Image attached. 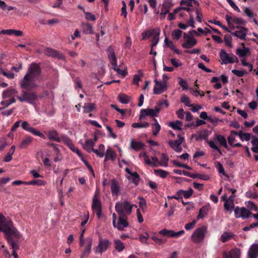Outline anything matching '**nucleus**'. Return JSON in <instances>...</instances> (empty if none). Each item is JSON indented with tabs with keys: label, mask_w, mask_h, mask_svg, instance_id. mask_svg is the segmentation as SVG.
<instances>
[{
	"label": "nucleus",
	"mask_w": 258,
	"mask_h": 258,
	"mask_svg": "<svg viewBox=\"0 0 258 258\" xmlns=\"http://www.w3.org/2000/svg\"><path fill=\"white\" fill-rule=\"evenodd\" d=\"M184 233V231L182 230L176 232L172 230H168L167 229H163L159 231V234L163 235L164 236L169 237L178 238L181 235Z\"/></svg>",
	"instance_id": "nucleus-15"
},
{
	"label": "nucleus",
	"mask_w": 258,
	"mask_h": 258,
	"mask_svg": "<svg viewBox=\"0 0 258 258\" xmlns=\"http://www.w3.org/2000/svg\"><path fill=\"white\" fill-rule=\"evenodd\" d=\"M21 126L23 130L31 133L33 135L38 136L44 139H45V136L42 133L37 130L35 128L31 126L26 121H24L22 122Z\"/></svg>",
	"instance_id": "nucleus-11"
},
{
	"label": "nucleus",
	"mask_w": 258,
	"mask_h": 258,
	"mask_svg": "<svg viewBox=\"0 0 258 258\" xmlns=\"http://www.w3.org/2000/svg\"><path fill=\"white\" fill-rule=\"evenodd\" d=\"M138 73L140 74L135 75L133 79V84L139 85V82L141 81V77L143 76V73L141 70H139Z\"/></svg>",
	"instance_id": "nucleus-47"
},
{
	"label": "nucleus",
	"mask_w": 258,
	"mask_h": 258,
	"mask_svg": "<svg viewBox=\"0 0 258 258\" xmlns=\"http://www.w3.org/2000/svg\"><path fill=\"white\" fill-rule=\"evenodd\" d=\"M153 120L154 121V123L152 124V130H153V134L154 136H156L161 130V126L158 122L156 118H153Z\"/></svg>",
	"instance_id": "nucleus-33"
},
{
	"label": "nucleus",
	"mask_w": 258,
	"mask_h": 258,
	"mask_svg": "<svg viewBox=\"0 0 258 258\" xmlns=\"http://www.w3.org/2000/svg\"><path fill=\"white\" fill-rule=\"evenodd\" d=\"M118 100L123 104H126L130 102V97L125 94H120L118 96Z\"/></svg>",
	"instance_id": "nucleus-42"
},
{
	"label": "nucleus",
	"mask_w": 258,
	"mask_h": 258,
	"mask_svg": "<svg viewBox=\"0 0 258 258\" xmlns=\"http://www.w3.org/2000/svg\"><path fill=\"white\" fill-rule=\"evenodd\" d=\"M83 12L85 14V18L87 20L92 21H94L96 20V17L95 15L89 12H85V9H83Z\"/></svg>",
	"instance_id": "nucleus-51"
},
{
	"label": "nucleus",
	"mask_w": 258,
	"mask_h": 258,
	"mask_svg": "<svg viewBox=\"0 0 258 258\" xmlns=\"http://www.w3.org/2000/svg\"><path fill=\"white\" fill-rule=\"evenodd\" d=\"M115 157V154L114 151L111 149L108 148L106 151L105 161L108 159H113Z\"/></svg>",
	"instance_id": "nucleus-43"
},
{
	"label": "nucleus",
	"mask_w": 258,
	"mask_h": 258,
	"mask_svg": "<svg viewBox=\"0 0 258 258\" xmlns=\"http://www.w3.org/2000/svg\"><path fill=\"white\" fill-rule=\"evenodd\" d=\"M95 108V104L94 103H86L85 104L84 106V111L85 113L92 112Z\"/></svg>",
	"instance_id": "nucleus-44"
},
{
	"label": "nucleus",
	"mask_w": 258,
	"mask_h": 258,
	"mask_svg": "<svg viewBox=\"0 0 258 258\" xmlns=\"http://www.w3.org/2000/svg\"><path fill=\"white\" fill-rule=\"evenodd\" d=\"M92 241L93 240L91 238H87L86 240V244L85 249L80 256V258H86L89 256L91 249Z\"/></svg>",
	"instance_id": "nucleus-17"
},
{
	"label": "nucleus",
	"mask_w": 258,
	"mask_h": 258,
	"mask_svg": "<svg viewBox=\"0 0 258 258\" xmlns=\"http://www.w3.org/2000/svg\"><path fill=\"white\" fill-rule=\"evenodd\" d=\"M139 199L140 200V202L139 203V207L141 208L144 209L146 207V201L145 199L142 197H139Z\"/></svg>",
	"instance_id": "nucleus-63"
},
{
	"label": "nucleus",
	"mask_w": 258,
	"mask_h": 258,
	"mask_svg": "<svg viewBox=\"0 0 258 258\" xmlns=\"http://www.w3.org/2000/svg\"><path fill=\"white\" fill-rule=\"evenodd\" d=\"M170 62L172 66L175 68H178L182 65V63L178 59L176 58L170 59Z\"/></svg>",
	"instance_id": "nucleus-59"
},
{
	"label": "nucleus",
	"mask_w": 258,
	"mask_h": 258,
	"mask_svg": "<svg viewBox=\"0 0 258 258\" xmlns=\"http://www.w3.org/2000/svg\"><path fill=\"white\" fill-rule=\"evenodd\" d=\"M182 31L179 29H175L172 33L174 39L178 40L182 36Z\"/></svg>",
	"instance_id": "nucleus-48"
},
{
	"label": "nucleus",
	"mask_w": 258,
	"mask_h": 258,
	"mask_svg": "<svg viewBox=\"0 0 258 258\" xmlns=\"http://www.w3.org/2000/svg\"><path fill=\"white\" fill-rule=\"evenodd\" d=\"M154 31H155L154 30H152L151 31L149 30V31H145V32L143 33H142L143 39L145 40L147 38H149L150 36H151L152 35H153Z\"/></svg>",
	"instance_id": "nucleus-57"
},
{
	"label": "nucleus",
	"mask_w": 258,
	"mask_h": 258,
	"mask_svg": "<svg viewBox=\"0 0 258 258\" xmlns=\"http://www.w3.org/2000/svg\"><path fill=\"white\" fill-rule=\"evenodd\" d=\"M149 125H150V124L146 121H144L142 123H139V122L133 123L132 124V126L134 128L147 127H149Z\"/></svg>",
	"instance_id": "nucleus-46"
},
{
	"label": "nucleus",
	"mask_w": 258,
	"mask_h": 258,
	"mask_svg": "<svg viewBox=\"0 0 258 258\" xmlns=\"http://www.w3.org/2000/svg\"><path fill=\"white\" fill-rule=\"evenodd\" d=\"M110 188L113 196L118 197L119 196L120 187L115 179L112 180Z\"/></svg>",
	"instance_id": "nucleus-21"
},
{
	"label": "nucleus",
	"mask_w": 258,
	"mask_h": 258,
	"mask_svg": "<svg viewBox=\"0 0 258 258\" xmlns=\"http://www.w3.org/2000/svg\"><path fill=\"white\" fill-rule=\"evenodd\" d=\"M134 206L131 205L128 201L118 202L115 204V209L118 215L126 214L127 216L131 214L133 207Z\"/></svg>",
	"instance_id": "nucleus-3"
},
{
	"label": "nucleus",
	"mask_w": 258,
	"mask_h": 258,
	"mask_svg": "<svg viewBox=\"0 0 258 258\" xmlns=\"http://www.w3.org/2000/svg\"><path fill=\"white\" fill-rule=\"evenodd\" d=\"M15 91L14 89H8L3 91V98H7L10 97L12 94V93Z\"/></svg>",
	"instance_id": "nucleus-61"
},
{
	"label": "nucleus",
	"mask_w": 258,
	"mask_h": 258,
	"mask_svg": "<svg viewBox=\"0 0 258 258\" xmlns=\"http://www.w3.org/2000/svg\"><path fill=\"white\" fill-rule=\"evenodd\" d=\"M207 232V227L206 226H202L197 228L191 235L192 241L196 243L203 242Z\"/></svg>",
	"instance_id": "nucleus-6"
},
{
	"label": "nucleus",
	"mask_w": 258,
	"mask_h": 258,
	"mask_svg": "<svg viewBox=\"0 0 258 258\" xmlns=\"http://www.w3.org/2000/svg\"><path fill=\"white\" fill-rule=\"evenodd\" d=\"M236 54L240 57H244L250 55V49L245 47H243V48H238L236 50Z\"/></svg>",
	"instance_id": "nucleus-27"
},
{
	"label": "nucleus",
	"mask_w": 258,
	"mask_h": 258,
	"mask_svg": "<svg viewBox=\"0 0 258 258\" xmlns=\"http://www.w3.org/2000/svg\"><path fill=\"white\" fill-rule=\"evenodd\" d=\"M144 146V145L142 142H136L135 141H132L131 142V147L135 151H139L141 150Z\"/></svg>",
	"instance_id": "nucleus-37"
},
{
	"label": "nucleus",
	"mask_w": 258,
	"mask_h": 258,
	"mask_svg": "<svg viewBox=\"0 0 258 258\" xmlns=\"http://www.w3.org/2000/svg\"><path fill=\"white\" fill-rule=\"evenodd\" d=\"M33 138L30 136H26L19 145L21 149H26L32 143Z\"/></svg>",
	"instance_id": "nucleus-29"
},
{
	"label": "nucleus",
	"mask_w": 258,
	"mask_h": 258,
	"mask_svg": "<svg viewBox=\"0 0 258 258\" xmlns=\"http://www.w3.org/2000/svg\"><path fill=\"white\" fill-rule=\"evenodd\" d=\"M92 209L95 212L97 217L100 218L102 213V204L101 201L96 197H93L92 204Z\"/></svg>",
	"instance_id": "nucleus-12"
},
{
	"label": "nucleus",
	"mask_w": 258,
	"mask_h": 258,
	"mask_svg": "<svg viewBox=\"0 0 258 258\" xmlns=\"http://www.w3.org/2000/svg\"><path fill=\"white\" fill-rule=\"evenodd\" d=\"M209 146L213 149H215L221 155L222 151L217 146L213 141H210L208 143Z\"/></svg>",
	"instance_id": "nucleus-56"
},
{
	"label": "nucleus",
	"mask_w": 258,
	"mask_h": 258,
	"mask_svg": "<svg viewBox=\"0 0 258 258\" xmlns=\"http://www.w3.org/2000/svg\"><path fill=\"white\" fill-rule=\"evenodd\" d=\"M248 258H257L258 244H252L247 252Z\"/></svg>",
	"instance_id": "nucleus-19"
},
{
	"label": "nucleus",
	"mask_w": 258,
	"mask_h": 258,
	"mask_svg": "<svg viewBox=\"0 0 258 258\" xmlns=\"http://www.w3.org/2000/svg\"><path fill=\"white\" fill-rule=\"evenodd\" d=\"M232 73L239 77H243L245 74H247V72L245 71H239L237 70H232Z\"/></svg>",
	"instance_id": "nucleus-58"
},
{
	"label": "nucleus",
	"mask_w": 258,
	"mask_h": 258,
	"mask_svg": "<svg viewBox=\"0 0 258 258\" xmlns=\"http://www.w3.org/2000/svg\"><path fill=\"white\" fill-rule=\"evenodd\" d=\"M95 142L91 139L87 140L83 145V148L88 152L90 153L93 150Z\"/></svg>",
	"instance_id": "nucleus-30"
},
{
	"label": "nucleus",
	"mask_w": 258,
	"mask_h": 258,
	"mask_svg": "<svg viewBox=\"0 0 258 258\" xmlns=\"http://www.w3.org/2000/svg\"><path fill=\"white\" fill-rule=\"evenodd\" d=\"M45 184V181L40 179H34L32 181H26V182H25V185H44Z\"/></svg>",
	"instance_id": "nucleus-41"
},
{
	"label": "nucleus",
	"mask_w": 258,
	"mask_h": 258,
	"mask_svg": "<svg viewBox=\"0 0 258 258\" xmlns=\"http://www.w3.org/2000/svg\"><path fill=\"white\" fill-rule=\"evenodd\" d=\"M149 237V234L145 232L144 233L140 235V239L141 242L146 243Z\"/></svg>",
	"instance_id": "nucleus-62"
},
{
	"label": "nucleus",
	"mask_w": 258,
	"mask_h": 258,
	"mask_svg": "<svg viewBox=\"0 0 258 258\" xmlns=\"http://www.w3.org/2000/svg\"><path fill=\"white\" fill-rule=\"evenodd\" d=\"M179 85L182 88L183 90H186L188 88L187 84L186 81L181 78H179Z\"/></svg>",
	"instance_id": "nucleus-60"
},
{
	"label": "nucleus",
	"mask_w": 258,
	"mask_h": 258,
	"mask_svg": "<svg viewBox=\"0 0 258 258\" xmlns=\"http://www.w3.org/2000/svg\"><path fill=\"white\" fill-rule=\"evenodd\" d=\"M155 85L153 88V93L154 94H159L163 93L165 90L167 89V85L166 82H161L158 81L156 79L154 80Z\"/></svg>",
	"instance_id": "nucleus-13"
},
{
	"label": "nucleus",
	"mask_w": 258,
	"mask_h": 258,
	"mask_svg": "<svg viewBox=\"0 0 258 258\" xmlns=\"http://www.w3.org/2000/svg\"><path fill=\"white\" fill-rule=\"evenodd\" d=\"M110 244L108 239L100 237L98 245L94 249L95 253L102 254L107 250Z\"/></svg>",
	"instance_id": "nucleus-8"
},
{
	"label": "nucleus",
	"mask_w": 258,
	"mask_h": 258,
	"mask_svg": "<svg viewBox=\"0 0 258 258\" xmlns=\"http://www.w3.org/2000/svg\"><path fill=\"white\" fill-rule=\"evenodd\" d=\"M197 43V41L194 37H189V39L186 40L182 44V46L185 48H191Z\"/></svg>",
	"instance_id": "nucleus-26"
},
{
	"label": "nucleus",
	"mask_w": 258,
	"mask_h": 258,
	"mask_svg": "<svg viewBox=\"0 0 258 258\" xmlns=\"http://www.w3.org/2000/svg\"><path fill=\"white\" fill-rule=\"evenodd\" d=\"M47 136L50 141H53L60 143L61 139L58 136V134L55 130H50L47 133Z\"/></svg>",
	"instance_id": "nucleus-22"
},
{
	"label": "nucleus",
	"mask_w": 258,
	"mask_h": 258,
	"mask_svg": "<svg viewBox=\"0 0 258 258\" xmlns=\"http://www.w3.org/2000/svg\"><path fill=\"white\" fill-rule=\"evenodd\" d=\"M220 58L222 61V64L232 63L234 62H238L239 60L237 57L233 54H231L230 55L226 52L224 49H221L220 54Z\"/></svg>",
	"instance_id": "nucleus-7"
},
{
	"label": "nucleus",
	"mask_w": 258,
	"mask_h": 258,
	"mask_svg": "<svg viewBox=\"0 0 258 258\" xmlns=\"http://www.w3.org/2000/svg\"><path fill=\"white\" fill-rule=\"evenodd\" d=\"M114 247L119 252H120L124 248L123 243L119 239H116L114 241Z\"/></svg>",
	"instance_id": "nucleus-40"
},
{
	"label": "nucleus",
	"mask_w": 258,
	"mask_h": 258,
	"mask_svg": "<svg viewBox=\"0 0 258 258\" xmlns=\"http://www.w3.org/2000/svg\"><path fill=\"white\" fill-rule=\"evenodd\" d=\"M17 98L22 102H25L29 104H34L37 99V95L34 91L23 90L22 92V95L18 96Z\"/></svg>",
	"instance_id": "nucleus-4"
},
{
	"label": "nucleus",
	"mask_w": 258,
	"mask_h": 258,
	"mask_svg": "<svg viewBox=\"0 0 258 258\" xmlns=\"http://www.w3.org/2000/svg\"><path fill=\"white\" fill-rule=\"evenodd\" d=\"M118 216L117 221L113 227L119 230L122 231L125 228L129 226V223L127 221V216L126 214H120L118 215Z\"/></svg>",
	"instance_id": "nucleus-10"
},
{
	"label": "nucleus",
	"mask_w": 258,
	"mask_h": 258,
	"mask_svg": "<svg viewBox=\"0 0 258 258\" xmlns=\"http://www.w3.org/2000/svg\"><path fill=\"white\" fill-rule=\"evenodd\" d=\"M14 228L12 220L0 214V231H3L5 234L13 232L11 230Z\"/></svg>",
	"instance_id": "nucleus-5"
},
{
	"label": "nucleus",
	"mask_w": 258,
	"mask_h": 258,
	"mask_svg": "<svg viewBox=\"0 0 258 258\" xmlns=\"http://www.w3.org/2000/svg\"><path fill=\"white\" fill-rule=\"evenodd\" d=\"M159 40V33H156L154 35L153 39H152V44L151 45V47L153 48L158 43Z\"/></svg>",
	"instance_id": "nucleus-54"
},
{
	"label": "nucleus",
	"mask_w": 258,
	"mask_h": 258,
	"mask_svg": "<svg viewBox=\"0 0 258 258\" xmlns=\"http://www.w3.org/2000/svg\"><path fill=\"white\" fill-rule=\"evenodd\" d=\"M146 116L151 117L157 116L153 109H142L140 112V119H142Z\"/></svg>",
	"instance_id": "nucleus-23"
},
{
	"label": "nucleus",
	"mask_w": 258,
	"mask_h": 258,
	"mask_svg": "<svg viewBox=\"0 0 258 258\" xmlns=\"http://www.w3.org/2000/svg\"><path fill=\"white\" fill-rule=\"evenodd\" d=\"M194 190L191 188H189L187 190H183V196L185 199L189 198L193 194Z\"/></svg>",
	"instance_id": "nucleus-53"
},
{
	"label": "nucleus",
	"mask_w": 258,
	"mask_h": 258,
	"mask_svg": "<svg viewBox=\"0 0 258 258\" xmlns=\"http://www.w3.org/2000/svg\"><path fill=\"white\" fill-rule=\"evenodd\" d=\"M237 28H239L240 27H237ZM240 28L241 29L240 30L232 32L231 35L233 36H235L241 40H244L245 39V36L246 35V32L247 31V29L244 27Z\"/></svg>",
	"instance_id": "nucleus-24"
},
{
	"label": "nucleus",
	"mask_w": 258,
	"mask_h": 258,
	"mask_svg": "<svg viewBox=\"0 0 258 258\" xmlns=\"http://www.w3.org/2000/svg\"><path fill=\"white\" fill-rule=\"evenodd\" d=\"M225 19L229 27H231V25H232L231 21L235 24L238 25H244L245 24V21L241 18H238L236 17H232L228 15H226L225 16Z\"/></svg>",
	"instance_id": "nucleus-16"
},
{
	"label": "nucleus",
	"mask_w": 258,
	"mask_h": 258,
	"mask_svg": "<svg viewBox=\"0 0 258 258\" xmlns=\"http://www.w3.org/2000/svg\"><path fill=\"white\" fill-rule=\"evenodd\" d=\"M11 230L13 232L7 233L5 235L8 243L11 246L13 251H16L17 250L19 249V245L18 242L21 235L15 228Z\"/></svg>",
	"instance_id": "nucleus-2"
},
{
	"label": "nucleus",
	"mask_w": 258,
	"mask_h": 258,
	"mask_svg": "<svg viewBox=\"0 0 258 258\" xmlns=\"http://www.w3.org/2000/svg\"><path fill=\"white\" fill-rule=\"evenodd\" d=\"M234 236V234L232 233L229 232H225L222 234L221 236V241L223 243L226 242L228 240L233 238Z\"/></svg>",
	"instance_id": "nucleus-34"
},
{
	"label": "nucleus",
	"mask_w": 258,
	"mask_h": 258,
	"mask_svg": "<svg viewBox=\"0 0 258 258\" xmlns=\"http://www.w3.org/2000/svg\"><path fill=\"white\" fill-rule=\"evenodd\" d=\"M181 102L184 103V104L188 107L193 106V105L190 104V100L187 96L183 95L181 98Z\"/></svg>",
	"instance_id": "nucleus-50"
},
{
	"label": "nucleus",
	"mask_w": 258,
	"mask_h": 258,
	"mask_svg": "<svg viewBox=\"0 0 258 258\" xmlns=\"http://www.w3.org/2000/svg\"><path fill=\"white\" fill-rule=\"evenodd\" d=\"M234 215L236 218H242L243 219H246L252 215V213L244 207H236L234 209Z\"/></svg>",
	"instance_id": "nucleus-9"
},
{
	"label": "nucleus",
	"mask_w": 258,
	"mask_h": 258,
	"mask_svg": "<svg viewBox=\"0 0 258 258\" xmlns=\"http://www.w3.org/2000/svg\"><path fill=\"white\" fill-rule=\"evenodd\" d=\"M154 172L157 175L162 178L166 177L168 174V173L167 171L161 169L155 170Z\"/></svg>",
	"instance_id": "nucleus-49"
},
{
	"label": "nucleus",
	"mask_w": 258,
	"mask_h": 258,
	"mask_svg": "<svg viewBox=\"0 0 258 258\" xmlns=\"http://www.w3.org/2000/svg\"><path fill=\"white\" fill-rule=\"evenodd\" d=\"M82 29L84 33L86 34H93V28L92 26L89 23H83Z\"/></svg>",
	"instance_id": "nucleus-36"
},
{
	"label": "nucleus",
	"mask_w": 258,
	"mask_h": 258,
	"mask_svg": "<svg viewBox=\"0 0 258 258\" xmlns=\"http://www.w3.org/2000/svg\"><path fill=\"white\" fill-rule=\"evenodd\" d=\"M169 158L168 156L164 153L161 154V161L159 164L161 166L166 167L168 166V162Z\"/></svg>",
	"instance_id": "nucleus-45"
},
{
	"label": "nucleus",
	"mask_w": 258,
	"mask_h": 258,
	"mask_svg": "<svg viewBox=\"0 0 258 258\" xmlns=\"http://www.w3.org/2000/svg\"><path fill=\"white\" fill-rule=\"evenodd\" d=\"M240 254L241 252L240 249L236 248L231 249L228 255L230 258H239Z\"/></svg>",
	"instance_id": "nucleus-35"
},
{
	"label": "nucleus",
	"mask_w": 258,
	"mask_h": 258,
	"mask_svg": "<svg viewBox=\"0 0 258 258\" xmlns=\"http://www.w3.org/2000/svg\"><path fill=\"white\" fill-rule=\"evenodd\" d=\"M221 199L224 202V209L226 211L231 212V208L232 207H230V203L228 202V199L227 195L226 194L223 195L221 197Z\"/></svg>",
	"instance_id": "nucleus-38"
},
{
	"label": "nucleus",
	"mask_w": 258,
	"mask_h": 258,
	"mask_svg": "<svg viewBox=\"0 0 258 258\" xmlns=\"http://www.w3.org/2000/svg\"><path fill=\"white\" fill-rule=\"evenodd\" d=\"M41 73L40 65L36 63H31L21 82V87L24 89H32L36 87L35 82L39 79Z\"/></svg>",
	"instance_id": "nucleus-1"
},
{
	"label": "nucleus",
	"mask_w": 258,
	"mask_h": 258,
	"mask_svg": "<svg viewBox=\"0 0 258 258\" xmlns=\"http://www.w3.org/2000/svg\"><path fill=\"white\" fill-rule=\"evenodd\" d=\"M182 122L179 120H176L175 122H170L169 124V126L171 127L173 130H181V125H182Z\"/></svg>",
	"instance_id": "nucleus-39"
},
{
	"label": "nucleus",
	"mask_w": 258,
	"mask_h": 258,
	"mask_svg": "<svg viewBox=\"0 0 258 258\" xmlns=\"http://www.w3.org/2000/svg\"><path fill=\"white\" fill-rule=\"evenodd\" d=\"M173 5L171 1L167 0L162 4L161 11L163 12L164 14L169 13V10L172 7Z\"/></svg>",
	"instance_id": "nucleus-32"
},
{
	"label": "nucleus",
	"mask_w": 258,
	"mask_h": 258,
	"mask_svg": "<svg viewBox=\"0 0 258 258\" xmlns=\"http://www.w3.org/2000/svg\"><path fill=\"white\" fill-rule=\"evenodd\" d=\"M1 34L9 35H14L17 36H21L23 35V32L20 30H17L15 29H7L3 30L1 31H0V35Z\"/></svg>",
	"instance_id": "nucleus-25"
},
{
	"label": "nucleus",
	"mask_w": 258,
	"mask_h": 258,
	"mask_svg": "<svg viewBox=\"0 0 258 258\" xmlns=\"http://www.w3.org/2000/svg\"><path fill=\"white\" fill-rule=\"evenodd\" d=\"M16 102V99L13 97L9 100H4L2 101L1 102V104L2 105H5V108L8 107L11 104Z\"/></svg>",
	"instance_id": "nucleus-52"
},
{
	"label": "nucleus",
	"mask_w": 258,
	"mask_h": 258,
	"mask_svg": "<svg viewBox=\"0 0 258 258\" xmlns=\"http://www.w3.org/2000/svg\"><path fill=\"white\" fill-rule=\"evenodd\" d=\"M215 138H214V139L216 140L219 142V144L221 146L224 147L225 149L227 150L228 149L227 141L224 136L215 134Z\"/></svg>",
	"instance_id": "nucleus-28"
},
{
	"label": "nucleus",
	"mask_w": 258,
	"mask_h": 258,
	"mask_svg": "<svg viewBox=\"0 0 258 258\" xmlns=\"http://www.w3.org/2000/svg\"><path fill=\"white\" fill-rule=\"evenodd\" d=\"M179 138L177 140L170 141L168 142V144L170 147L176 152H181L182 150V148L181 146V144L184 140L183 137H181L180 135H178Z\"/></svg>",
	"instance_id": "nucleus-14"
},
{
	"label": "nucleus",
	"mask_w": 258,
	"mask_h": 258,
	"mask_svg": "<svg viewBox=\"0 0 258 258\" xmlns=\"http://www.w3.org/2000/svg\"><path fill=\"white\" fill-rule=\"evenodd\" d=\"M210 210V206L209 205H205L203 206L199 211V213L197 216V219H202L208 213Z\"/></svg>",
	"instance_id": "nucleus-31"
},
{
	"label": "nucleus",
	"mask_w": 258,
	"mask_h": 258,
	"mask_svg": "<svg viewBox=\"0 0 258 258\" xmlns=\"http://www.w3.org/2000/svg\"><path fill=\"white\" fill-rule=\"evenodd\" d=\"M107 55L110 63L115 68L117 67V60L113 48L109 47L107 50Z\"/></svg>",
	"instance_id": "nucleus-20"
},
{
	"label": "nucleus",
	"mask_w": 258,
	"mask_h": 258,
	"mask_svg": "<svg viewBox=\"0 0 258 258\" xmlns=\"http://www.w3.org/2000/svg\"><path fill=\"white\" fill-rule=\"evenodd\" d=\"M44 53L45 55L57 58L60 59L63 58V55L62 54L59 53L57 51L50 48H45L44 50Z\"/></svg>",
	"instance_id": "nucleus-18"
},
{
	"label": "nucleus",
	"mask_w": 258,
	"mask_h": 258,
	"mask_svg": "<svg viewBox=\"0 0 258 258\" xmlns=\"http://www.w3.org/2000/svg\"><path fill=\"white\" fill-rule=\"evenodd\" d=\"M113 69L116 71L118 74L124 77L127 74L126 70H122L120 68H117V67L113 68Z\"/></svg>",
	"instance_id": "nucleus-55"
},
{
	"label": "nucleus",
	"mask_w": 258,
	"mask_h": 258,
	"mask_svg": "<svg viewBox=\"0 0 258 258\" xmlns=\"http://www.w3.org/2000/svg\"><path fill=\"white\" fill-rule=\"evenodd\" d=\"M229 5L236 12H240L239 8L235 5L232 0H226Z\"/></svg>",
	"instance_id": "nucleus-64"
}]
</instances>
